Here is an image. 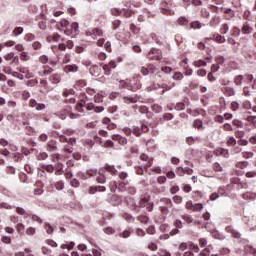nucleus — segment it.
<instances>
[{"mask_svg":"<svg viewBox=\"0 0 256 256\" xmlns=\"http://www.w3.org/2000/svg\"><path fill=\"white\" fill-rule=\"evenodd\" d=\"M83 107H86L87 111H94V113H103L105 111V107L103 106H96L93 103L85 104L84 101H81L77 104L76 109L81 112L83 111Z\"/></svg>","mask_w":256,"mask_h":256,"instance_id":"nucleus-1","label":"nucleus"},{"mask_svg":"<svg viewBox=\"0 0 256 256\" xmlns=\"http://www.w3.org/2000/svg\"><path fill=\"white\" fill-rule=\"evenodd\" d=\"M141 79V75L135 74L132 79H130L129 86H130V91H138V89H141V82L139 81Z\"/></svg>","mask_w":256,"mask_h":256,"instance_id":"nucleus-2","label":"nucleus"},{"mask_svg":"<svg viewBox=\"0 0 256 256\" xmlns=\"http://www.w3.org/2000/svg\"><path fill=\"white\" fill-rule=\"evenodd\" d=\"M136 207H146L147 211H153L154 204L153 202L149 201V196H144L139 200Z\"/></svg>","mask_w":256,"mask_h":256,"instance_id":"nucleus-3","label":"nucleus"},{"mask_svg":"<svg viewBox=\"0 0 256 256\" xmlns=\"http://www.w3.org/2000/svg\"><path fill=\"white\" fill-rule=\"evenodd\" d=\"M36 73L39 75V77H47V75H51L53 73V68L47 65L43 66L42 68L36 66Z\"/></svg>","mask_w":256,"mask_h":256,"instance_id":"nucleus-4","label":"nucleus"},{"mask_svg":"<svg viewBox=\"0 0 256 256\" xmlns=\"http://www.w3.org/2000/svg\"><path fill=\"white\" fill-rule=\"evenodd\" d=\"M56 27L59 29V31H64L65 35H71V31L69 30V22L67 20L57 22Z\"/></svg>","mask_w":256,"mask_h":256,"instance_id":"nucleus-5","label":"nucleus"},{"mask_svg":"<svg viewBox=\"0 0 256 256\" xmlns=\"http://www.w3.org/2000/svg\"><path fill=\"white\" fill-rule=\"evenodd\" d=\"M31 109H36V111H45L46 105L44 103H38L37 100L31 98L28 103Z\"/></svg>","mask_w":256,"mask_h":256,"instance_id":"nucleus-6","label":"nucleus"},{"mask_svg":"<svg viewBox=\"0 0 256 256\" xmlns=\"http://www.w3.org/2000/svg\"><path fill=\"white\" fill-rule=\"evenodd\" d=\"M87 37H91L92 39H97V37H103V30L101 28H93L86 31Z\"/></svg>","mask_w":256,"mask_h":256,"instance_id":"nucleus-7","label":"nucleus"},{"mask_svg":"<svg viewBox=\"0 0 256 256\" xmlns=\"http://www.w3.org/2000/svg\"><path fill=\"white\" fill-rule=\"evenodd\" d=\"M148 59H152L154 61H161L163 56H161V50L152 48L148 53Z\"/></svg>","mask_w":256,"mask_h":256,"instance_id":"nucleus-8","label":"nucleus"},{"mask_svg":"<svg viewBox=\"0 0 256 256\" xmlns=\"http://www.w3.org/2000/svg\"><path fill=\"white\" fill-rule=\"evenodd\" d=\"M186 209H188V211H194V212L203 211V204L202 203L194 204L193 201H187Z\"/></svg>","mask_w":256,"mask_h":256,"instance_id":"nucleus-9","label":"nucleus"},{"mask_svg":"<svg viewBox=\"0 0 256 256\" xmlns=\"http://www.w3.org/2000/svg\"><path fill=\"white\" fill-rule=\"evenodd\" d=\"M173 87H175V83H170V84H156L154 85V89H161L159 91V93L161 95H163V93L167 92V91H171V89H173Z\"/></svg>","mask_w":256,"mask_h":256,"instance_id":"nucleus-10","label":"nucleus"},{"mask_svg":"<svg viewBox=\"0 0 256 256\" xmlns=\"http://www.w3.org/2000/svg\"><path fill=\"white\" fill-rule=\"evenodd\" d=\"M57 145V140H50L46 145V151H48L49 153H57L59 149Z\"/></svg>","mask_w":256,"mask_h":256,"instance_id":"nucleus-11","label":"nucleus"},{"mask_svg":"<svg viewBox=\"0 0 256 256\" xmlns=\"http://www.w3.org/2000/svg\"><path fill=\"white\" fill-rule=\"evenodd\" d=\"M117 67V63L114 60H111L108 64L103 65V70L105 75H111V71Z\"/></svg>","mask_w":256,"mask_h":256,"instance_id":"nucleus-12","label":"nucleus"},{"mask_svg":"<svg viewBox=\"0 0 256 256\" xmlns=\"http://www.w3.org/2000/svg\"><path fill=\"white\" fill-rule=\"evenodd\" d=\"M140 159H141V161H146L144 166L146 168V173H148L149 170H147V169H149V167L153 166V158H149V156H147V154H141Z\"/></svg>","mask_w":256,"mask_h":256,"instance_id":"nucleus-13","label":"nucleus"},{"mask_svg":"<svg viewBox=\"0 0 256 256\" xmlns=\"http://www.w3.org/2000/svg\"><path fill=\"white\" fill-rule=\"evenodd\" d=\"M110 203L114 206L121 205V203H123V198L117 194H114L110 198Z\"/></svg>","mask_w":256,"mask_h":256,"instance_id":"nucleus-14","label":"nucleus"},{"mask_svg":"<svg viewBox=\"0 0 256 256\" xmlns=\"http://www.w3.org/2000/svg\"><path fill=\"white\" fill-rule=\"evenodd\" d=\"M226 232L231 233L235 239H241V233H239L233 226H227Z\"/></svg>","mask_w":256,"mask_h":256,"instance_id":"nucleus-15","label":"nucleus"},{"mask_svg":"<svg viewBox=\"0 0 256 256\" xmlns=\"http://www.w3.org/2000/svg\"><path fill=\"white\" fill-rule=\"evenodd\" d=\"M79 71V66L72 64V65H66L64 67V73H77Z\"/></svg>","mask_w":256,"mask_h":256,"instance_id":"nucleus-16","label":"nucleus"},{"mask_svg":"<svg viewBox=\"0 0 256 256\" xmlns=\"http://www.w3.org/2000/svg\"><path fill=\"white\" fill-rule=\"evenodd\" d=\"M112 139H113V141H118V143L120 145H127V138H125L119 134L112 135Z\"/></svg>","mask_w":256,"mask_h":256,"instance_id":"nucleus-17","label":"nucleus"},{"mask_svg":"<svg viewBox=\"0 0 256 256\" xmlns=\"http://www.w3.org/2000/svg\"><path fill=\"white\" fill-rule=\"evenodd\" d=\"M241 32L243 35H249L250 33H253V28L246 22L242 25Z\"/></svg>","mask_w":256,"mask_h":256,"instance_id":"nucleus-18","label":"nucleus"},{"mask_svg":"<svg viewBox=\"0 0 256 256\" xmlns=\"http://www.w3.org/2000/svg\"><path fill=\"white\" fill-rule=\"evenodd\" d=\"M221 23V17L218 15H215L214 17L211 18L209 25L210 27H217Z\"/></svg>","mask_w":256,"mask_h":256,"instance_id":"nucleus-19","label":"nucleus"},{"mask_svg":"<svg viewBox=\"0 0 256 256\" xmlns=\"http://www.w3.org/2000/svg\"><path fill=\"white\" fill-rule=\"evenodd\" d=\"M139 101V97L134 96H126L124 97V103H126L127 105H131V103H137Z\"/></svg>","mask_w":256,"mask_h":256,"instance_id":"nucleus-20","label":"nucleus"},{"mask_svg":"<svg viewBox=\"0 0 256 256\" xmlns=\"http://www.w3.org/2000/svg\"><path fill=\"white\" fill-rule=\"evenodd\" d=\"M99 176H97L96 181L97 183H100L102 185H104V183H107V177H105V175H103V170H100L98 172Z\"/></svg>","mask_w":256,"mask_h":256,"instance_id":"nucleus-21","label":"nucleus"},{"mask_svg":"<svg viewBox=\"0 0 256 256\" xmlns=\"http://www.w3.org/2000/svg\"><path fill=\"white\" fill-rule=\"evenodd\" d=\"M177 23L181 27H187L189 25V19H187V17L185 16H181L180 18H178Z\"/></svg>","mask_w":256,"mask_h":256,"instance_id":"nucleus-22","label":"nucleus"},{"mask_svg":"<svg viewBox=\"0 0 256 256\" xmlns=\"http://www.w3.org/2000/svg\"><path fill=\"white\" fill-rule=\"evenodd\" d=\"M223 92L227 97H233L235 95V89L232 87H224Z\"/></svg>","mask_w":256,"mask_h":256,"instance_id":"nucleus-23","label":"nucleus"},{"mask_svg":"<svg viewBox=\"0 0 256 256\" xmlns=\"http://www.w3.org/2000/svg\"><path fill=\"white\" fill-rule=\"evenodd\" d=\"M193 127H195L196 129H198V131H203V129H205V127H203V121L200 119H196L193 122Z\"/></svg>","mask_w":256,"mask_h":256,"instance_id":"nucleus-24","label":"nucleus"},{"mask_svg":"<svg viewBox=\"0 0 256 256\" xmlns=\"http://www.w3.org/2000/svg\"><path fill=\"white\" fill-rule=\"evenodd\" d=\"M5 59H6V61H11L14 59V61L19 63V56H15V53H13V52L6 54Z\"/></svg>","mask_w":256,"mask_h":256,"instance_id":"nucleus-25","label":"nucleus"},{"mask_svg":"<svg viewBox=\"0 0 256 256\" xmlns=\"http://www.w3.org/2000/svg\"><path fill=\"white\" fill-rule=\"evenodd\" d=\"M244 79H245V77H244L243 75H237V76H235V77H234V83H235V85H237L238 87L241 86V85H243V81H245Z\"/></svg>","mask_w":256,"mask_h":256,"instance_id":"nucleus-26","label":"nucleus"},{"mask_svg":"<svg viewBox=\"0 0 256 256\" xmlns=\"http://www.w3.org/2000/svg\"><path fill=\"white\" fill-rule=\"evenodd\" d=\"M69 31L71 33H77L79 31V23L73 22L71 25L69 24Z\"/></svg>","mask_w":256,"mask_h":256,"instance_id":"nucleus-27","label":"nucleus"},{"mask_svg":"<svg viewBox=\"0 0 256 256\" xmlns=\"http://www.w3.org/2000/svg\"><path fill=\"white\" fill-rule=\"evenodd\" d=\"M49 81H51L54 84L60 83L61 76L59 74H53L49 77Z\"/></svg>","mask_w":256,"mask_h":256,"instance_id":"nucleus-28","label":"nucleus"},{"mask_svg":"<svg viewBox=\"0 0 256 256\" xmlns=\"http://www.w3.org/2000/svg\"><path fill=\"white\" fill-rule=\"evenodd\" d=\"M43 171H47V173H53L55 171V166L51 164H44L42 165Z\"/></svg>","mask_w":256,"mask_h":256,"instance_id":"nucleus-29","label":"nucleus"},{"mask_svg":"<svg viewBox=\"0 0 256 256\" xmlns=\"http://www.w3.org/2000/svg\"><path fill=\"white\" fill-rule=\"evenodd\" d=\"M230 35H232V37H239V35H241V30L234 26L230 31Z\"/></svg>","mask_w":256,"mask_h":256,"instance_id":"nucleus-30","label":"nucleus"},{"mask_svg":"<svg viewBox=\"0 0 256 256\" xmlns=\"http://www.w3.org/2000/svg\"><path fill=\"white\" fill-rule=\"evenodd\" d=\"M133 109H139V113L145 114L149 112V108H147V106H138V105H134Z\"/></svg>","mask_w":256,"mask_h":256,"instance_id":"nucleus-31","label":"nucleus"},{"mask_svg":"<svg viewBox=\"0 0 256 256\" xmlns=\"http://www.w3.org/2000/svg\"><path fill=\"white\" fill-rule=\"evenodd\" d=\"M46 39L49 43H51L53 41H59L61 39V36L59 34H54V35L48 36Z\"/></svg>","mask_w":256,"mask_h":256,"instance_id":"nucleus-32","label":"nucleus"},{"mask_svg":"<svg viewBox=\"0 0 256 256\" xmlns=\"http://www.w3.org/2000/svg\"><path fill=\"white\" fill-rule=\"evenodd\" d=\"M214 41H216V43H225L227 39H225V36H222L221 34H217L214 36Z\"/></svg>","mask_w":256,"mask_h":256,"instance_id":"nucleus-33","label":"nucleus"},{"mask_svg":"<svg viewBox=\"0 0 256 256\" xmlns=\"http://www.w3.org/2000/svg\"><path fill=\"white\" fill-rule=\"evenodd\" d=\"M242 157L243 159H253V157H255V154L250 151H244L242 152Z\"/></svg>","mask_w":256,"mask_h":256,"instance_id":"nucleus-34","label":"nucleus"},{"mask_svg":"<svg viewBox=\"0 0 256 256\" xmlns=\"http://www.w3.org/2000/svg\"><path fill=\"white\" fill-rule=\"evenodd\" d=\"M119 85H120V87H122V89H128L129 91H131V88L129 86V81H127V80H120L119 81Z\"/></svg>","mask_w":256,"mask_h":256,"instance_id":"nucleus-35","label":"nucleus"},{"mask_svg":"<svg viewBox=\"0 0 256 256\" xmlns=\"http://www.w3.org/2000/svg\"><path fill=\"white\" fill-rule=\"evenodd\" d=\"M194 67H207L205 60H195L193 63Z\"/></svg>","mask_w":256,"mask_h":256,"instance_id":"nucleus-36","label":"nucleus"},{"mask_svg":"<svg viewBox=\"0 0 256 256\" xmlns=\"http://www.w3.org/2000/svg\"><path fill=\"white\" fill-rule=\"evenodd\" d=\"M200 13L203 19H209L211 17V13L208 12L207 8H202Z\"/></svg>","mask_w":256,"mask_h":256,"instance_id":"nucleus-37","label":"nucleus"},{"mask_svg":"<svg viewBox=\"0 0 256 256\" xmlns=\"http://www.w3.org/2000/svg\"><path fill=\"white\" fill-rule=\"evenodd\" d=\"M227 145L228 147H235V145H237V140L235 139V137L230 136L227 140Z\"/></svg>","mask_w":256,"mask_h":256,"instance_id":"nucleus-38","label":"nucleus"},{"mask_svg":"<svg viewBox=\"0 0 256 256\" xmlns=\"http://www.w3.org/2000/svg\"><path fill=\"white\" fill-rule=\"evenodd\" d=\"M203 27V24L199 21L191 22L190 29H201Z\"/></svg>","mask_w":256,"mask_h":256,"instance_id":"nucleus-39","label":"nucleus"},{"mask_svg":"<svg viewBox=\"0 0 256 256\" xmlns=\"http://www.w3.org/2000/svg\"><path fill=\"white\" fill-rule=\"evenodd\" d=\"M105 170L108 171V173H111V175H117V169L115 166L108 165L105 167Z\"/></svg>","mask_w":256,"mask_h":256,"instance_id":"nucleus-40","label":"nucleus"},{"mask_svg":"<svg viewBox=\"0 0 256 256\" xmlns=\"http://www.w3.org/2000/svg\"><path fill=\"white\" fill-rule=\"evenodd\" d=\"M195 141H201V138L200 137L193 138L192 136H190L186 140L188 145H195Z\"/></svg>","mask_w":256,"mask_h":256,"instance_id":"nucleus-41","label":"nucleus"},{"mask_svg":"<svg viewBox=\"0 0 256 256\" xmlns=\"http://www.w3.org/2000/svg\"><path fill=\"white\" fill-rule=\"evenodd\" d=\"M182 219H183V221H185V223H187L188 225H189L190 223H193V216H191V215H189V214H184V215L182 216Z\"/></svg>","mask_w":256,"mask_h":256,"instance_id":"nucleus-42","label":"nucleus"},{"mask_svg":"<svg viewBox=\"0 0 256 256\" xmlns=\"http://www.w3.org/2000/svg\"><path fill=\"white\" fill-rule=\"evenodd\" d=\"M236 167L238 169H246V167H249V163L247 161L237 162Z\"/></svg>","mask_w":256,"mask_h":256,"instance_id":"nucleus-43","label":"nucleus"},{"mask_svg":"<svg viewBox=\"0 0 256 256\" xmlns=\"http://www.w3.org/2000/svg\"><path fill=\"white\" fill-rule=\"evenodd\" d=\"M172 79L174 81H183V73L181 72L174 73V75L172 76Z\"/></svg>","mask_w":256,"mask_h":256,"instance_id":"nucleus-44","label":"nucleus"},{"mask_svg":"<svg viewBox=\"0 0 256 256\" xmlns=\"http://www.w3.org/2000/svg\"><path fill=\"white\" fill-rule=\"evenodd\" d=\"M161 13H162V15H168V16L175 15V12L173 10L168 9V8H162Z\"/></svg>","mask_w":256,"mask_h":256,"instance_id":"nucleus-45","label":"nucleus"},{"mask_svg":"<svg viewBox=\"0 0 256 256\" xmlns=\"http://www.w3.org/2000/svg\"><path fill=\"white\" fill-rule=\"evenodd\" d=\"M172 200L176 205H181V203H183V197L180 195L173 196Z\"/></svg>","mask_w":256,"mask_h":256,"instance_id":"nucleus-46","label":"nucleus"},{"mask_svg":"<svg viewBox=\"0 0 256 256\" xmlns=\"http://www.w3.org/2000/svg\"><path fill=\"white\" fill-rule=\"evenodd\" d=\"M176 175L179 177H185V168L179 166L176 168Z\"/></svg>","mask_w":256,"mask_h":256,"instance_id":"nucleus-47","label":"nucleus"},{"mask_svg":"<svg viewBox=\"0 0 256 256\" xmlns=\"http://www.w3.org/2000/svg\"><path fill=\"white\" fill-rule=\"evenodd\" d=\"M39 62L42 63V65H47V63H49V56L47 55L40 56Z\"/></svg>","mask_w":256,"mask_h":256,"instance_id":"nucleus-48","label":"nucleus"},{"mask_svg":"<svg viewBox=\"0 0 256 256\" xmlns=\"http://www.w3.org/2000/svg\"><path fill=\"white\" fill-rule=\"evenodd\" d=\"M244 199H250L251 201H255L256 193H246L243 194Z\"/></svg>","mask_w":256,"mask_h":256,"instance_id":"nucleus-49","label":"nucleus"},{"mask_svg":"<svg viewBox=\"0 0 256 256\" xmlns=\"http://www.w3.org/2000/svg\"><path fill=\"white\" fill-rule=\"evenodd\" d=\"M245 251L247 253H250L251 255H256V249L253 248V246H251V245L245 246Z\"/></svg>","mask_w":256,"mask_h":256,"instance_id":"nucleus-50","label":"nucleus"},{"mask_svg":"<svg viewBox=\"0 0 256 256\" xmlns=\"http://www.w3.org/2000/svg\"><path fill=\"white\" fill-rule=\"evenodd\" d=\"M138 221H140V223H144V225H145V224L149 223V217L147 215H140L138 217Z\"/></svg>","mask_w":256,"mask_h":256,"instance_id":"nucleus-51","label":"nucleus"},{"mask_svg":"<svg viewBox=\"0 0 256 256\" xmlns=\"http://www.w3.org/2000/svg\"><path fill=\"white\" fill-rule=\"evenodd\" d=\"M131 236V230H124L122 233H119V237H122L123 239H127Z\"/></svg>","mask_w":256,"mask_h":256,"instance_id":"nucleus-52","label":"nucleus"},{"mask_svg":"<svg viewBox=\"0 0 256 256\" xmlns=\"http://www.w3.org/2000/svg\"><path fill=\"white\" fill-rule=\"evenodd\" d=\"M20 59H22V61H29V59H31V56H29L28 52H22L20 54Z\"/></svg>","mask_w":256,"mask_h":256,"instance_id":"nucleus-53","label":"nucleus"},{"mask_svg":"<svg viewBox=\"0 0 256 256\" xmlns=\"http://www.w3.org/2000/svg\"><path fill=\"white\" fill-rule=\"evenodd\" d=\"M55 187L58 191H62L65 188V183L63 181H58L55 183Z\"/></svg>","mask_w":256,"mask_h":256,"instance_id":"nucleus-54","label":"nucleus"},{"mask_svg":"<svg viewBox=\"0 0 256 256\" xmlns=\"http://www.w3.org/2000/svg\"><path fill=\"white\" fill-rule=\"evenodd\" d=\"M152 110L155 113H161V111H163V107H161L159 104H153L152 105Z\"/></svg>","mask_w":256,"mask_h":256,"instance_id":"nucleus-55","label":"nucleus"},{"mask_svg":"<svg viewBox=\"0 0 256 256\" xmlns=\"http://www.w3.org/2000/svg\"><path fill=\"white\" fill-rule=\"evenodd\" d=\"M64 95H65V97H73V96H75V90H73V89H66L65 91H64Z\"/></svg>","mask_w":256,"mask_h":256,"instance_id":"nucleus-56","label":"nucleus"},{"mask_svg":"<svg viewBox=\"0 0 256 256\" xmlns=\"http://www.w3.org/2000/svg\"><path fill=\"white\" fill-rule=\"evenodd\" d=\"M23 33V27H16L13 30V34L15 35V37H19V35H21Z\"/></svg>","mask_w":256,"mask_h":256,"instance_id":"nucleus-57","label":"nucleus"},{"mask_svg":"<svg viewBox=\"0 0 256 256\" xmlns=\"http://www.w3.org/2000/svg\"><path fill=\"white\" fill-rule=\"evenodd\" d=\"M160 202L164 203V205H169L170 207H173V202L170 198H162Z\"/></svg>","mask_w":256,"mask_h":256,"instance_id":"nucleus-58","label":"nucleus"},{"mask_svg":"<svg viewBox=\"0 0 256 256\" xmlns=\"http://www.w3.org/2000/svg\"><path fill=\"white\" fill-rule=\"evenodd\" d=\"M243 77L244 83H251L253 81V74H245Z\"/></svg>","mask_w":256,"mask_h":256,"instance_id":"nucleus-59","label":"nucleus"},{"mask_svg":"<svg viewBox=\"0 0 256 256\" xmlns=\"http://www.w3.org/2000/svg\"><path fill=\"white\" fill-rule=\"evenodd\" d=\"M232 123L235 125V127H239L240 129H243L244 127L243 121L241 120L234 119Z\"/></svg>","mask_w":256,"mask_h":256,"instance_id":"nucleus-60","label":"nucleus"},{"mask_svg":"<svg viewBox=\"0 0 256 256\" xmlns=\"http://www.w3.org/2000/svg\"><path fill=\"white\" fill-rule=\"evenodd\" d=\"M94 101H95V103H103V95L95 94L94 95Z\"/></svg>","mask_w":256,"mask_h":256,"instance_id":"nucleus-61","label":"nucleus"},{"mask_svg":"<svg viewBox=\"0 0 256 256\" xmlns=\"http://www.w3.org/2000/svg\"><path fill=\"white\" fill-rule=\"evenodd\" d=\"M86 175H88V179H89V177H95V175H97V170L89 169L86 171Z\"/></svg>","mask_w":256,"mask_h":256,"instance_id":"nucleus-62","label":"nucleus"},{"mask_svg":"<svg viewBox=\"0 0 256 256\" xmlns=\"http://www.w3.org/2000/svg\"><path fill=\"white\" fill-rule=\"evenodd\" d=\"M92 253L94 256H102L103 255V250L101 248L98 249H92Z\"/></svg>","mask_w":256,"mask_h":256,"instance_id":"nucleus-63","label":"nucleus"},{"mask_svg":"<svg viewBox=\"0 0 256 256\" xmlns=\"http://www.w3.org/2000/svg\"><path fill=\"white\" fill-rule=\"evenodd\" d=\"M24 39L28 42L35 41V35L31 34V33H28V34L25 35Z\"/></svg>","mask_w":256,"mask_h":256,"instance_id":"nucleus-64","label":"nucleus"}]
</instances>
